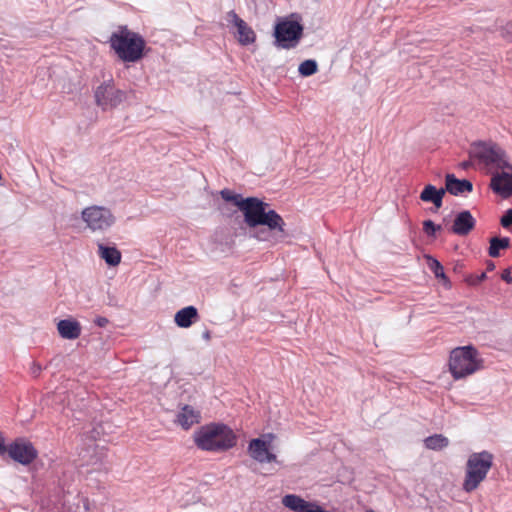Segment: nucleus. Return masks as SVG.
I'll list each match as a JSON object with an SVG mask.
<instances>
[{"label": "nucleus", "mask_w": 512, "mask_h": 512, "mask_svg": "<svg viewBox=\"0 0 512 512\" xmlns=\"http://www.w3.org/2000/svg\"><path fill=\"white\" fill-rule=\"evenodd\" d=\"M223 200L233 203L243 213L250 229L263 227L252 235L258 241L278 243L286 237L285 221L270 205L257 197L243 198L229 189L220 191Z\"/></svg>", "instance_id": "f257e3e1"}, {"label": "nucleus", "mask_w": 512, "mask_h": 512, "mask_svg": "<svg viewBox=\"0 0 512 512\" xmlns=\"http://www.w3.org/2000/svg\"><path fill=\"white\" fill-rule=\"evenodd\" d=\"M236 435L224 424H210L194 433V442L204 451L222 452L236 445Z\"/></svg>", "instance_id": "f03ea898"}, {"label": "nucleus", "mask_w": 512, "mask_h": 512, "mask_svg": "<svg viewBox=\"0 0 512 512\" xmlns=\"http://www.w3.org/2000/svg\"><path fill=\"white\" fill-rule=\"evenodd\" d=\"M109 43L117 56L124 62H137L143 57L146 46L144 38L136 32L121 26L110 36Z\"/></svg>", "instance_id": "7ed1b4c3"}, {"label": "nucleus", "mask_w": 512, "mask_h": 512, "mask_svg": "<svg viewBox=\"0 0 512 512\" xmlns=\"http://www.w3.org/2000/svg\"><path fill=\"white\" fill-rule=\"evenodd\" d=\"M470 154L485 165L491 176L493 172H499L512 166L506 151L500 145L491 141L473 143Z\"/></svg>", "instance_id": "20e7f679"}, {"label": "nucleus", "mask_w": 512, "mask_h": 512, "mask_svg": "<svg viewBox=\"0 0 512 512\" xmlns=\"http://www.w3.org/2000/svg\"><path fill=\"white\" fill-rule=\"evenodd\" d=\"M493 464V455L488 451L472 453L466 463L462 489L470 493L476 490L486 479Z\"/></svg>", "instance_id": "39448f33"}, {"label": "nucleus", "mask_w": 512, "mask_h": 512, "mask_svg": "<svg viewBox=\"0 0 512 512\" xmlns=\"http://www.w3.org/2000/svg\"><path fill=\"white\" fill-rule=\"evenodd\" d=\"M482 360L473 346H463L453 349L450 353L449 370L454 379H461L478 371Z\"/></svg>", "instance_id": "423d86ee"}, {"label": "nucleus", "mask_w": 512, "mask_h": 512, "mask_svg": "<svg viewBox=\"0 0 512 512\" xmlns=\"http://www.w3.org/2000/svg\"><path fill=\"white\" fill-rule=\"evenodd\" d=\"M81 219L88 229L99 233L107 231L116 222V217L112 211L105 206L99 205L84 208L81 212Z\"/></svg>", "instance_id": "0eeeda50"}, {"label": "nucleus", "mask_w": 512, "mask_h": 512, "mask_svg": "<svg viewBox=\"0 0 512 512\" xmlns=\"http://www.w3.org/2000/svg\"><path fill=\"white\" fill-rule=\"evenodd\" d=\"M303 35V26L292 20H284L276 24L275 45L283 49L295 48Z\"/></svg>", "instance_id": "6e6552de"}, {"label": "nucleus", "mask_w": 512, "mask_h": 512, "mask_svg": "<svg viewBox=\"0 0 512 512\" xmlns=\"http://www.w3.org/2000/svg\"><path fill=\"white\" fill-rule=\"evenodd\" d=\"M96 104L103 110L113 109L126 99V92L115 88L110 82L99 85L94 93Z\"/></svg>", "instance_id": "1a4fd4ad"}, {"label": "nucleus", "mask_w": 512, "mask_h": 512, "mask_svg": "<svg viewBox=\"0 0 512 512\" xmlns=\"http://www.w3.org/2000/svg\"><path fill=\"white\" fill-rule=\"evenodd\" d=\"M6 453H8L11 459L22 465L31 464L38 456V452L33 444L24 438H17L9 444Z\"/></svg>", "instance_id": "9d476101"}, {"label": "nucleus", "mask_w": 512, "mask_h": 512, "mask_svg": "<svg viewBox=\"0 0 512 512\" xmlns=\"http://www.w3.org/2000/svg\"><path fill=\"white\" fill-rule=\"evenodd\" d=\"M490 188L502 198H509L512 195V165L511 168L493 172Z\"/></svg>", "instance_id": "9b49d317"}, {"label": "nucleus", "mask_w": 512, "mask_h": 512, "mask_svg": "<svg viewBox=\"0 0 512 512\" xmlns=\"http://www.w3.org/2000/svg\"><path fill=\"white\" fill-rule=\"evenodd\" d=\"M270 441L261 438L252 439L249 442L248 452L250 456L259 463H270L276 461V455L269 451Z\"/></svg>", "instance_id": "f8f14e48"}, {"label": "nucleus", "mask_w": 512, "mask_h": 512, "mask_svg": "<svg viewBox=\"0 0 512 512\" xmlns=\"http://www.w3.org/2000/svg\"><path fill=\"white\" fill-rule=\"evenodd\" d=\"M228 19L235 25L237 28L238 41L242 45H249L255 42L256 34L251 27L247 25V23L241 19L237 13L233 10L229 11Z\"/></svg>", "instance_id": "ddd939ff"}, {"label": "nucleus", "mask_w": 512, "mask_h": 512, "mask_svg": "<svg viewBox=\"0 0 512 512\" xmlns=\"http://www.w3.org/2000/svg\"><path fill=\"white\" fill-rule=\"evenodd\" d=\"M476 220L471 212L464 210L459 212L454 219L453 225L450 230L452 233L459 236L468 235L475 227Z\"/></svg>", "instance_id": "4468645a"}, {"label": "nucleus", "mask_w": 512, "mask_h": 512, "mask_svg": "<svg viewBox=\"0 0 512 512\" xmlns=\"http://www.w3.org/2000/svg\"><path fill=\"white\" fill-rule=\"evenodd\" d=\"M445 193L459 196L464 193H469L473 190V184L467 179H458L454 174H446L445 176Z\"/></svg>", "instance_id": "2eb2a0df"}, {"label": "nucleus", "mask_w": 512, "mask_h": 512, "mask_svg": "<svg viewBox=\"0 0 512 512\" xmlns=\"http://www.w3.org/2000/svg\"><path fill=\"white\" fill-rule=\"evenodd\" d=\"M59 335L68 340L77 339L81 335V325L73 319H63L57 324Z\"/></svg>", "instance_id": "dca6fc26"}, {"label": "nucleus", "mask_w": 512, "mask_h": 512, "mask_svg": "<svg viewBox=\"0 0 512 512\" xmlns=\"http://www.w3.org/2000/svg\"><path fill=\"white\" fill-rule=\"evenodd\" d=\"M445 195L444 188H436L432 184H427L420 193V199L426 203H432L436 209L443 205V197Z\"/></svg>", "instance_id": "f3484780"}, {"label": "nucleus", "mask_w": 512, "mask_h": 512, "mask_svg": "<svg viewBox=\"0 0 512 512\" xmlns=\"http://www.w3.org/2000/svg\"><path fill=\"white\" fill-rule=\"evenodd\" d=\"M199 318L198 310L194 306H187L176 312L174 321L180 328H189Z\"/></svg>", "instance_id": "a211bd4d"}, {"label": "nucleus", "mask_w": 512, "mask_h": 512, "mask_svg": "<svg viewBox=\"0 0 512 512\" xmlns=\"http://www.w3.org/2000/svg\"><path fill=\"white\" fill-rule=\"evenodd\" d=\"M98 255L109 266H117L121 262V252L114 246L98 244Z\"/></svg>", "instance_id": "6ab92c4d"}, {"label": "nucleus", "mask_w": 512, "mask_h": 512, "mask_svg": "<svg viewBox=\"0 0 512 512\" xmlns=\"http://www.w3.org/2000/svg\"><path fill=\"white\" fill-rule=\"evenodd\" d=\"M200 420L199 411L195 410L189 405H186L182 408L181 412L178 414L177 422L184 429H189L193 424L198 423Z\"/></svg>", "instance_id": "aec40b11"}, {"label": "nucleus", "mask_w": 512, "mask_h": 512, "mask_svg": "<svg viewBox=\"0 0 512 512\" xmlns=\"http://www.w3.org/2000/svg\"><path fill=\"white\" fill-rule=\"evenodd\" d=\"M282 503L285 507L294 510L303 512L308 506L307 501L302 499L301 497L293 494H289L283 497Z\"/></svg>", "instance_id": "412c9836"}, {"label": "nucleus", "mask_w": 512, "mask_h": 512, "mask_svg": "<svg viewBox=\"0 0 512 512\" xmlns=\"http://www.w3.org/2000/svg\"><path fill=\"white\" fill-rule=\"evenodd\" d=\"M424 443L426 448L430 450L439 451L446 448L449 445V440L442 434H434L432 436L427 437L424 440Z\"/></svg>", "instance_id": "4be33fe9"}, {"label": "nucleus", "mask_w": 512, "mask_h": 512, "mask_svg": "<svg viewBox=\"0 0 512 512\" xmlns=\"http://www.w3.org/2000/svg\"><path fill=\"white\" fill-rule=\"evenodd\" d=\"M510 246V239L507 237H492L490 239V246H489V255L491 257H499L500 256V250L506 249Z\"/></svg>", "instance_id": "5701e85b"}, {"label": "nucleus", "mask_w": 512, "mask_h": 512, "mask_svg": "<svg viewBox=\"0 0 512 512\" xmlns=\"http://www.w3.org/2000/svg\"><path fill=\"white\" fill-rule=\"evenodd\" d=\"M427 260H428V266L430 268V270L434 273L435 277L438 278V279H442L444 280V282H448V279L444 273V268L442 266V264L436 260L435 258L431 257V256H427Z\"/></svg>", "instance_id": "b1692460"}, {"label": "nucleus", "mask_w": 512, "mask_h": 512, "mask_svg": "<svg viewBox=\"0 0 512 512\" xmlns=\"http://www.w3.org/2000/svg\"><path fill=\"white\" fill-rule=\"evenodd\" d=\"M317 63L315 60L308 59L303 61L298 68L299 73L302 76H311L317 72Z\"/></svg>", "instance_id": "393cba45"}, {"label": "nucleus", "mask_w": 512, "mask_h": 512, "mask_svg": "<svg viewBox=\"0 0 512 512\" xmlns=\"http://www.w3.org/2000/svg\"><path fill=\"white\" fill-rule=\"evenodd\" d=\"M423 230L429 236H435L436 232L441 230L440 225H436L432 220H425L423 222Z\"/></svg>", "instance_id": "a878e982"}, {"label": "nucleus", "mask_w": 512, "mask_h": 512, "mask_svg": "<svg viewBox=\"0 0 512 512\" xmlns=\"http://www.w3.org/2000/svg\"><path fill=\"white\" fill-rule=\"evenodd\" d=\"M484 279H486V273L482 272L478 275L469 274L465 277V281L468 285L476 286L481 283Z\"/></svg>", "instance_id": "bb28decb"}, {"label": "nucleus", "mask_w": 512, "mask_h": 512, "mask_svg": "<svg viewBox=\"0 0 512 512\" xmlns=\"http://www.w3.org/2000/svg\"><path fill=\"white\" fill-rule=\"evenodd\" d=\"M501 35L507 41L512 42V21L502 27Z\"/></svg>", "instance_id": "cd10ccee"}, {"label": "nucleus", "mask_w": 512, "mask_h": 512, "mask_svg": "<svg viewBox=\"0 0 512 512\" xmlns=\"http://www.w3.org/2000/svg\"><path fill=\"white\" fill-rule=\"evenodd\" d=\"M501 225L504 228H508L512 225V209L506 211V213L501 218Z\"/></svg>", "instance_id": "c85d7f7f"}, {"label": "nucleus", "mask_w": 512, "mask_h": 512, "mask_svg": "<svg viewBox=\"0 0 512 512\" xmlns=\"http://www.w3.org/2000/svg\"><path fill=\"white\" fill-rule=\"evenodd\" d=\"M30 371L34 377H38L42 371V367L39 363L33 362Z\"/></svg>", "instance_id": "c756f323"}, {"label": "nucleus", "mask_w": 512, "mask_h": 512, "mask_svg": "<svg viewBox=\"0 0 512 512\" xmlns=\"http://www.w3.org/2000/svg\"><path fill=\"white\" fill-rule=\"evenodd\" d=\"M308 506L309 507H307L303 512H322L323 511V509L315 503L309 502Z\"/></svg>", "instance_id": "7c9ffc66"}, {"label": "nucleus", "mask_w": 512, "mask_h": 512, "mask_svg": "<svg viewBox=\"0 0 512 512\" xmlns=\"http://www.w3.org/2000/svg\"><path fill=\"white\" fill-rule=\"evenodd\" d=\"M108 319L106 317L98 316L94 320V323L99 327H105L108 324Z\"/></svg>", "instance_id": "2f4dec72"}, {"label": "nucleus", "mask_w": 512, "mask_h": 512, "mask_svg": "<svg viewBox=\"0 0 512 512\" xmlns=\"http://www.w3.org/2000/svg\"><path fill=\"white\" fill-rule=\"evenodd\" d=\"M501 278H502V280H504L505 282H507L509 284L512 283V275H511L509 269H506L502 272Z\"/></svg>", "instance_id": "473e14b6"}, {"label": "nucleus", "mask_w": 512, "mask_h": 512, "mask_svg": "<svg viewBox=\"0 0 512 512\" xmlns=\"http://www.w3.org/2000/svg\"><path fill=\"white\" fill-rule=\"evenodd\" d=\"M6 450L7 446L5 444V438L2 435V433H0V456L4 455L6 453Z\"/></svg>", "instance_id": "72a5a7b5"}, {"label": "nucleus", "mask_w": 512, "mask_h": 512, "mask_svg": "<svg viewBox=\"0 0 512 512\" xmlns=\"http://www.w3.org/2000/svg\"><path fill=\"white\" fill-rule=\"evenodd\" d=\"M202 338L205 340V341H210L211 339V332L206 329L203 333H202Z\"/></svg>", "instance_id": "f704fd0d"}, {"label": "nucleus", "mask_w": 512, "mask_h": 512, "mask_svg": "<svg viewBox=\"0 0 512 512\" xmlns=\"http://www.w3.org/2000/svg\"><path fill=\"white\" fill-rule=\"evenodd\" d=\"M494 268H495V264L492 261H489L488 265H487V269L488 270H493Z\"/></svg>", "instance_id": "c9c22d12"}, {"label": "nucleus", "mask_w": 512, "mask_h": 512, "mask_svg": "<svg viewBox=\"0 0 512 512\" xmlns=\"http://www.w3.org/2000/svg\"><path fill=\"white\" fill-rule=\"evenodd\" d=\"M469 166H470V162H462L461 163V167L464 169L468 168Z\"/></svg>", "instance_id": "e433bc0d"}, {"label": "nucleus", "mask_w": 512, "mask_h": 512, "mask_svg": "<svg viewBox=\"0 0 512 512\" xmlns=\"http://www.w3.org/2000/svg\"><path fill=\"white\" fill-rule=\"evenodd\" d=\"M366 512H375V511H373V510H367Z\"/></svg>", "instance_id": "4c0bfd02"}]
</instances>
